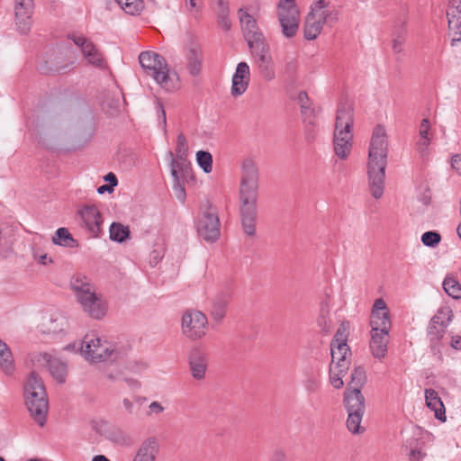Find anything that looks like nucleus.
<instances>
[{
    "label": "nucleus",
    "instance_id": "f257e3e1",
    "mask_svg": "<svg viewBox=\"0 0 461 461\" xmlns=\"http://www.w3.org/2000/svg\"><path fill=\"white\" fill-rule=\"evenodd\" d=\"M258 180L259 173L256 162L251 158L244 159L241 165L239 189V210L243 231L249 237H253L256 234L259 190Z\"/></svg>",
    "mask_w": 461,
    "mask_h": 461
},
{
    "label": "nucleus",
    "instance_id": "f03ea898",
    "mask_svg": "<svg viewBox=\"0 0 461 461\" xmlns=\"http://www.w3.org/2000/svg\"><path fill=\"white\" fill-rule=\"evenodd\" d=\"M387 136L382 125L373 131L367 162V176L371 194L379 199L384 194L385 168L387 166Z\"/></svg>",
    "mask_w": 461,
    "mask_h": 461
},
{
    "label": "nucleus",
    "instance_id": "7ed1b4c3",
    "mask_svg": "<svg viewBox=\"0 0 461 461\" xmlns=\"http://www.w3.org/2000/svg\"><path fill=\"white\" fill-rule=\"evenodd\" d=\"M24 397L28 411L41 427L46 423L48 399L42 380L32 371L24 384Z\"/></svg>",
    "mask_w": 461,
    "mask_h": 461
},
{
    "label": "nucleus",
    "instance_id": "20e7f679",
    "mask_svg": "<svg viewBox=\"0 0 461 461\" xmlns=\"http://www.w3.org/2000/svg\"><path fill=\"white\" fill-rule=\"evenodd\" d=\"M139 61L148 76H150L163 88H173L168 75V66L165 58L156 52L143 51L139 56Z\"/></svg>",
    "mask_w": 461,
    "mask_h": 461
},
{
    "label": "nucleus",
    "instance_id": "39448f33",
    "mask_svg": "<svg viewBox=\"0 0 461 461\" xmlns=\"http://www.w3.org/2000/svg\"><path fill=\"white\" fill-rule=\"evenodd\" d=\"M84 357L92 362L115 361L121 357L122 352L114 345L107 341L102 342L99 338L86 335L84 338Z\"/></svg>",
    "mask_w": 461,
    "mask_h": 461
},
{
    "label": "nucleus",
    "instance_id": "423d86ee",
    "mask_svg": "<svg viewBox=\"0 0 461 461\" xmlns=\"http://www.w3.org/2000/svg\"><path fill=\"white\" fill-rule=\"evenodd\" d=\"M277 16L284 37L294 38L298 32L300 21L295 1L280 0L277 5Z\"/></svg>",
    "mask_w": 461,
    "mask_h": 461
},
{
    "label": "nucleus",
    "instance_id": "0eeeda50",
    "mask_svg": "<svg viewBox=\"0 0 461 461\" xmlns=\"http://www.w3.org/2000/svg\"><path fill=\"white\" fill-rule=\"evenodd\" d=\"M208 330V320L204 313L200 311L191 310L185 312L182 316L183 334L191 340L203 339Z\"/></svg>",
    "mask_w": 461,
    "mask_h": 461
},
{
    "label": "nucleus",
    "instance_id": "6e6552de",
    "mask_svg": "<svg viewBox=\"0 0 461 461\" xmlns=\"http://www.w3.org/2000/svg\"><path fill=\"white\" fill-rule=\"evenodd\" d=\"M80 219V226L87 233L89 238H99L102 233L104 218L95 204H85L77 211Z\"/></svg>",
    "mask_w": 461,
    "mask_h": 461
},
{
    "label": "nucleus",
    "instance_id": "1a4fd4ad",
    "mask_svg": "<svg viewBox=\"0 0 461 461\" xmlns=\"http://www.w3.org/2000/svg\"><path fill=\"white\" fill-rule=\"evenodd\" d=\"M185 67L188 74L193 77L200 76L203 70V51L198 40L189 36L183 49Z\"/></svg>",
    "mask_w": 461,
    "mask_h": 461
},
{
    "label": "nucleus",
    "instance_id": "9d476101",
    "mask_svg": "<svg viewBox=\"0 0 461 461\" xmlns=\"http://www.w3.org/2000/svg\"><path fill=\"white\" fill-rule=\"evenodd\" d=\"M238 15L243 32V36L248 42L250 50L263 45H267V42L258 26L257 20L249 14L244 8H240Z\"/></svg>",
    "mask_w": 461,
    "mask_h": 461
},
{
    "label": "nucleus",
    "instance_id": "9b49d317",
    "mask_svg": "<svg viewBox=\"0 0 461 461\" xmlns=\"http://www.w3.org/2000/svg\"><path fill=\"white\" fill-rule=\"evenodd\" d=\"M198 235L206 241H215L220 236V221L216 210L208 205L203 211L196 222Z\"/></svg>",
    "mask_w": 461,
    "mask_h": 461
},
{
    "label": "nucleus",
    "instance_id": "f8f14e48",
    "mask_svg": "<svg viewBox=\"0 0 461 461\" xmlns=\"http://www.w3.org/2000/svg\"><path fill=\"white\" fill-rule=\"evenodd\" d=\"M187 155L188 145L185 136L183 133H179L176 138V154L171 150H168L167 153V157L170 160V169L179 170L182 176H190L192 168L187 159Z\"/></svg>",
    "mask_w": 461,
    "mask_h": 461
},
{
    "label": "nucleus",
    "instance_id": "ddd939ff",
    "mask_svg": "<svg viewBox=\"0 0 461 461\" xmlns=\"http://www.w3.org/2000/svg\"><path fill=\"white\" fill-rule=\"evenodd\" d=\"M344 405L348 412L347 428L353 434H361L365 428L361 426L365 412V400L349 398L344 400Z\"/></svg>",
    "mask_w": 461,
    "mask_h": 461
},
{
    "label": "nucleus",
    "instance_id": "4468645a",
    "mask_svg": "<svg viewBox=\"0 0 461 461\" xmlns=\"http://www.w3.org/2000/svg\"><path fill=\"white\" fill-rule=\"evenodd\" d=\"M33 9V0H14L15 24L23 34H27L31 31Z\"/></svg>",
    "mask_w": 461,
    "mask_h": 461
},
{
    "label": "nucleus",
    "instance_id": "2eb2a0df",
    "mask_svg": "<svg viewBox=\"0 0 461 461\" xmlns=\"http://www.w3.org/2000/svg\"><path fill=\"white\" fill-rule=\"evenodd\" d=\"M69 39H71L77 46L81 48L83 56L90 65L99 68L106 67V62L102 53L90 40L81 35H71Z\"/></svg>",
    "mask_w": 461,
    "mask_h": 461
},
{
    "label": "nucleus",
    "instance_id": "dca6fc26",
    "mask_svg": "<svg viewBox=\"0 0 461 461\" xmlns=\"http://www.w3.org/2000/svg\"><path fill=\"white\" fill-rule=\"evenodd\" d=\"M371 330L389 332L391 330V319L388 307L382 299H376L374 303L370 316Z\"/></svg>",
    "mask_w": 461,
    "mask_h": 461
},
{
    "label": "nucleus",
    "instance_id": "f3484780",
    "mask_svg": "<svg viewBox=\"0 0 461 461\" xmlns=\"http://www.w3.org/2000/svg\"><path fill=\"white\" fill-rule=\"evenodd\" d=\"M252 55L256 58V65L260 76L267 81H271L276 77L275 65L271 55L269 54L268 44L250 50Z\"/></svg>",
    "mask_w": 461,
    "mask_h": 461
},
{
    "label": "nucleus",
    "instance_id": "a211bd4d",
    "mask_svg": "<svg viewBox=\"0 0 461 461\" xmlns=\"http://www.w3.org/2000/svg\"><path fill=\"white\" fill-rule=\"evenodd\" d=\"M453 314L450 310L440 309L436 315H434L428 327V336L431 342L439 341L444 334L445 329L451 321Z\"/></svg>",
    "mask_w": 461,
    "mask_h": 461
},
{
    "label": "nucleus",
    "instance_id": "6ab92c4d",
    "mask_svg": "<svg viewBox=\"0 0 461 461\" xmlns=\"http://www.w3.org/2000/svg\"><path fill=\"white\" fill-rule=\"evenodd\" d=\"M329 0H315L311 5L310 15L320 21L323 25L325 23H332L338 21L339 13L336 9L329 8Z\"/></svg>",
    "mask_w": 461,
    "mask_h": 461
},
{
    "label": "nucleus",
    "instance_id": "aec40b11",
    "mask_svg": "<svg viewBox=\"0 0 461 461\" xmlns=\"http://www.w3.org/2000/svg\"><path fill=\"white\" fill-rule=\"evenodd\" d=\"M230 299L231 293L229 290L221 291L212 298L209 313L213 321L220 322L223 320Z\"/></svg>",
    "mask_w": 461,
    "mask_h": 461
},
{
    "label": "nucleus",
    "instance_id": "412c9836",
    "mask_svg": "<svg viewBox=\"0 0 461 461\" xmlns=\"http://www.w3.org/2000/svg\"><path fill=\"white\" fill-rule=\"evenodd\" d=\"M250 80L249 67L246 62H240L232 77L231 95L240 96L247 90Z\"/></svg>",
    "mask_w": 461,
    "mask_h": 461
},
{
    "label": "nucleus",
    "instance_id": "4be33fe9",
    "mask_svg": "<svg viewBox=\"0 0 461 461\" xmlns=\"http://www.w3.org/2000/svg\"><path fill=\"white\" fill-rule=\"evenodd\" d=\"M207 357L198 348H194L188 355V364L192 376L195 380H202L205 377L207 370Z\"/></svg>",
    "mask_w": 461,
    "mask_h": 461
},
{
    "label": "nucleus",
    "instance_id": "5701e85b",
    "mask_svg": "<svg viewBox=\"0 0 461 461\" xmlns=\"http://www.w3.org/2000/svg\"><path fill=\"white\" fill-rule=\"evenodd\" d=\"M366 371L363 367H355L350 375V382L348 387L344 393V400L349 398H359V400H365L361 393V388L366 383Z\"/></svg>",
    "mask_w": 461,
    "mask_h": 461
},
{
    "label": "nucleus",
    "instance_id": "b1692460",
    "mask_svg": "<svg viewBox=\"0 0 461 461\" xmlns=\"http://www.w3.org/2000/svg\"><path fill=\"white\" fill-rule=\"evenodd\" d=\"M353 134L348 130H335L333 145L334 152L340 159H346L352 149Z\"/></svg>",
    "mask_w": 461,
    "mask_h": 461
},
{
    "label": "nucleus",
    "instance_id": "393cba45",
    "mask_svg": "<svg viewBox=\"0 0 461 461\" xmlns=\"http://www.w3.org/2000/svg\"><path fill=\"white\" fill-rule=\"evenodd\" d=\"M78 302L84 311L95 319H101L106 313L107 305L102 300V297L96 294L95 291L93 293V296L82 297Z\"/></svg>",
    "mask_w": 461,
    "mask_h": 461
},
{
    "label": "nucleus",
    "instance_id": "a878e982",
    "mask_svg": "<svg viewBox=\"0 0 461 461\" xmlns=\"http://www.w3.org/2000/svg\"><path fill=\"white\" fill-rule=\"evenodd\" d=\"M97 431L106 439L117 445L125 446L130 442L129 436L122 429L114 425H111L106 421H101L98 424Z\"/></svg>",
    "mask_w": 461,
    "mask_h": 461
},
{
    "label": "nucleus",
    "instance_id": "bb28decb",
    "mask_svg": "<svg viewBox=\"0 0 461 461\" xmlns=\"http://www.w3.org/2000/svg\"><path fill=\"white\" fill-rule=\"evenodd\" d=\"M158 453V440L155 437H149L140 444L132 461H156Z\"/></svg>",
    "mask_w": 461,
    "mask_h": 461
},
{
    "label": "nucleus",
    "instance_id": "cd10ccee",
    "mask_svg": "<svg viewBox=\"0 0 461 461\" xmlns=\"http://www.w3.org/2000/svg\"><path fill=\"white\" fill-rule=\"evenodd\" d=\"M369 347L375 358H384L388 350L389 332L371 330Z\"/></svg>",
    "mask_w": 461,
    "mask_h": 461
},
{
    "label": "nucleus",
    "instance_id": "c85d7f7f",
    "mask_svg": "<svg viewBox=\"0 0 461 461\" xmlns=\"http://www.w3.org/2000/svg\"><path fill=\"white\" fill-rule=\"evenodd\" d=\"M353 125V109L347 103H340L337 110L335 130L351 131Z\"/></svg>",
    "mask_w": 461,
    "mask_h": 461
},
{
    "label": "nucleus",
    "instance_id": "c756f323",
    "mask_svg": "<svg viewBox=\"0 0 461 461\" xmlns=\"http://www.w3.org/2000/svg\"><path fill=\"white\" fill-rule=\"evenodd\" d=\"M43 361L48 365L52 377L58 383H64L67 375V366L58 358L51 357L50 355L44 353L41 355Z\"/></svg>",
    "mask_w": 461,
    "mask_h": 461
},
{
    "label": "nucleus",
    "instance_id": "7c9ffc66",
    "mask_svg": "<svg viewBox=\"0 0 461 461\" xmlns=\"http://www.w3.org/2000/svg\"><path fill=\"white\" fill-rule=\"evenodd\" d=\"M71 286L77 294V301L81 300L82 297L93 296V293L95 291V285L89 278L82 275H77L72 278Z\"/></svg>",
    "mask_w": 461,
    "mask_h": 461
},
{
    "label": "nucleus",
    "instance_id": "2f4dec72",
    "mask_svg": "<svg viewBox=\"0 0 461 461\" xmlns=\"http://www.w3.org/2000/svg\"><path fill=\"white\" fill-rule=\"evenodd\" d=\"M71 286L77 294V301L81 300L82 297L93 296V293L95 291V285L89 278L82 275H77L72 278Z\"/></svg>",
    "mask_w": 461,
    "mask_h": 461
},
{
    "label": "nucleus",
    "instance_id": "473e14b6",
    "mask_svg": "<svg viewBox=\"0 0 461 461\" xmlns=\"http://www.w3.org/2000/svg\"><path fill=\"white\" fill-rule=\"evenodd\" d=\"M425 401L426 405L428 408H429L431 411H434L435 417L441 420H446V411L444 404L438 396V393L434 389H426L425 391Z\"/></svg>",
    "mask_w": 461,
    "mask_h": 461
},
{
    "label": "nucleus",
    "instance_id": "72a5a7b5",
    "mask_svg": "<svg viewBox=\"0 0 461 461\" xmlns=\"http://www.w3.org/2000/svg\"><path fill=\"white\" fill-rule=\"evenodd\" d=\"M350 352L348 346H330L331 364L334 366L344 369L349 368V361L347 359L348 353Z\"/></svg>",
    "mask_w": 461,
    "mask_h": 461
},
{
    "label": "nucleus",
    "instance_id": "f704fd0d",
    "mask_svg": "<svg viewBox=\"0 0 461 461\" xmlns=\"http://www.w3.org/2000/svg\"><path fill=\"white\" fill-rule=\"evenodd\" d=\"M66 324V320L63 316L57 315H50L49 317H44L41 326V331L43 333H58L64 330V326Z\"/></svg>",
    "mask_w": 461,
    "mask_h": 461
},
{
    "label": "nucleus",
    "instance_id": "c9c22d12",
    "mask_svg": "<svg viewBox=\"0 0 461 461\" xmlns=\"http://www.w3.org/2000/svg\"><path fill=\"white\" fill-rule=\"evenodd\" d=\"M171 176L173 177V191L174 194L180 202L184 203L186 197L185 189V181H188L189 178H193L192 173L190 176H184L179 170H171Z\"/></svg>",
    "mask_w": 461,
    "mask_h": 461
},
{
    "label": "nucleus",
    "instance_id": "e433bc0d",
    "mask_svg": "<svg viewBox=\"0 0 461 461\" xmlns=\"http://www.w3.org/2000/svg\"><path fill=\"white\" fill-rule=\"evenodd\" d=\"M0 367L9 375L14 370V357L9 347L0 339Z\"/></svg>",
    "mask_w": 461,
    "mask_h": 461
},
{
    "label": "nucleus",
    "instance_id": "4c0bfd02",
    "mask_svg": "<svg viewBox=\"0 0 461 461\" xmlns=\"http://www.w3.org/2000/svg\"><path fill=\"white\" fill-rule=\"evenodd\" d=\"M131 230L129 226L120 222H113L109 228L110 240L118 243H122L130 239Z\"/></svg>",
    "mask_w": 461,
    "mask_h": 461
},
{
    "label": "nucleus",
    "instance_id": "58836bf2",
    "mask_svg": "<svg viewBox=\"0 0 461 461\" xmlns=\"http://www.w3.org/2000/svg\"><path fill=\"white\" fill-rule=\"evenodd\" d=\"M322 28L323 24L308 14L303 27L304 38L309 41L316 39Z\"/></svg>",
    "mask_w": 461,
    "mask_h": 461
},
{
    "label": "nucleus",
    "instance_id": "ea45409f",
    "mask_svg": "<svg viewBox=\"0 0 461 461\" xmlns=\"http://www.w3.org/2000/svg\"><path fill=\"white\" fill-rule=\"evenodd\" d=\"M52 242L59 246L74 248L76 247L77 240L72 237L67 228H59L55 235L52 237Z\"/></svg>",
    "mask_w": 461,
    "mask_h": 461
},
{
    "label": "nucleus",
    "instance_id": "a19ab883",
    "mask_svg": "<svg viewBox=\"0 0 461 461\" xmlns=\"http://www.w3.org/2000/svg\"><path fill=\"white\" fill-rule=\"evenodd\" d=\"M121 8L129 14H139L144 8L143 0H115Z\"/></svg>",
    "mask_w": 461,
    "mask_h": 461
},
{
    "label": "nucleus",
    "instance_id": "79ce46f5",
    "mask_svg": "<svg viewBox=\"0 0 461 461\" xmlns=\"http://www.w3.org/2000/svg\"><path fill=\"white\" fill-rule=\"evenodd\" d=\"M443 288L452 298H461V285L454 277L447 276L443 281Z\"/></svg>",
    "mask_w": 461,
    "mask_h": 461
},
{
    "label": "nucleus",
    "instance_id": "37998d69",
    "mask_svg": "<svg viewBox=\"0 0 461 461\" xmlns=\"http://www.w3.org/2000/svg\"><path fill=\"white\" fill-rule=\"evenodd\" d=\"M348 369L330 366V381L336 389H340L344 385L342 378L346 375Z\"/></svg>",
    "mask_w": 461,
    "mask_h": 461
},
{
    "label": "nucleus",
    "instance_id": "c03bdc74",
    "mask_svg": "<svg viewBox=\"0 0 461 461\" xmlns=\"http://www.w3.org/2000/svg\"><path fill=\"white\" fill-rule=\"evenodd\" d=\"M329 312L330 310L327 303H322L317 322L321 331L326 334L331 331V321L329 318Z\"/></svg>",
    "mask_w": 461,
    "mask_h": 461
},
{
    "label": "nucleus",
    "instance_id": "a18cd8bd",
    "mask_svg": "<svg viewBox=\"0 0 461 461\" xmlns=\"http://www.w3.org/2000/svg\"><path fill=\"white\" fill-rule=\"evenodd\" d=\"M196 161L198 166L203 168L205 173H211L212 170V156L210 152L199 150L196 152Z\"/></svg>",
    "mask_w": 461,
    "mask_h": 461
},
{
    "label": "nucleus",
    "instance_id": "49530a36",
    "mask_svg": "<svg viewBox=\"0 0 461 461\" xmlns=\"http://www.w3.org/2000/svg\"><path fill=\"white\" fill-rule=\"evenodd\" d=\"M448 30L452 32L454 30H461V9L447 11Z\"/></svg>",
    "mask_w": 461,
    "mask_h": 461
},
{
    "label": "nucleus",
    "instance_id": "de8ad7c7",
    "mask_svg": "<svg viewBox=\"0 0 461 461\" xmlns=\"http://www.w3.org/2000/svg\"><path fill=\"white\" fill-rule=\"evenodd\" d=\"M301 113L304 122L312 126L314 125V120L317 116L318 111L315 109L312 104L308 105L303 104V107H301Z\"/></svg>",
    "mask_w": 461,
    "mask_h": 461
},
{
    "label": "nucleus",
    "instance_id": "09e8293b",
    "mask_svg": "<svg viewBox=\"0 0 461 461\" xmlns=\"http://www.w3.org/2000/svg\"><path fill=\"white\" fill-rule=\"evenodd\" d=\"M348 332L347 328L344 325H340V327L337 330L334 338L331 340L330 346H348Z\"/></svg>",
    "mask_w": 461,
    "mask_h": 461
},
{
    "label": "nucleus",
    "instance_id": "8fccbe9b",
    "mask_svg": "<svg viewBox=\"0 0 461 461\" xmlns=\"http://www.w3.org/2000/svg\"><path fill=\"white\" fill-rule=\"evenodd\" d=\"M441 240V236L436 231H426L421 236L422 243L427 247H436Z\"/></svg>",
    "mask_w": 461,
    "mask_h": 461
},
{
    "label": "nucleus",
    "instance_id": "3c124183",
    "mask_svg": "<svg viewBox=\"0 0 461 461\" xmlns=\"http://www.w3.org/2000/svg\"><path fill=\"white\" fill-rule=\"evenodd\" d=\"M103 109L110 115H114L120 110V100L119 99H106L103 103Z\"/></svg>",
    "mask_w": 461,
    "mask_h": 461
},
{
    "label": "nucleus",
    "instance_id": "603ef678",
    "mask_svg": "<svg viewBox=\"0 0 461 461\" xmlns=\"http://www.w3.org/2000/svg\"><path fill=\"white\" fill-rule=\"evenodd\" d=\"M303 385L308 393H314L319 391L321 387V381L318 377L309 376L304 380Z\"/></svg>",
    "mask_w": 461,
    "mask_h": 461
},
{
    "label": "nucleus",
    "instance_id": "864d4df0",
    "mask_svg": "<svg viewBox=\"0 0 461 461\" xmlns=\"http://www.w3.org/2000/svg\"><path fill=\"white\" fill-rule=\"evenodd\" d=\"M405 31L402 29L393 39V50L394 52L400 53L402 51V46L405 41Z\"/></svg>",
    "mask_w": 461,
    "mask_h": 461
},
{
    "label": "nucleus",
    "instance_id": "5fc2aeb1",
    "mask_svg": "<svg viewBox=\"0 0 461 461\" xmlns=\"http://www.w3.org/2000/svg\"><path fill=\"white\" fill-rule=\"evenodd\" d=\"M297 71V62L294 59H287L285 65V72L288 77H294Z\"/></svg>",
    "mask_w": 461,
    "mask_h": 461
},
{
    "label": "nucleus",
    "instance_id": "6e6d98bb",
    "mask_svg": "<svg viewBox=\"0 0 461 461\" xmlns=\"http://www.w3.org/2000/svg\"><path fill=\"white\" fill-rule=\"evenodd\" d=\"M430 123L429 119L425 118L421 121L420 126V135L422 139H424V142H428L429 131Z\"/></svg>",
    "mask_w": 461,
    "mask_h": 461
},
{
    "label": "nucleus",
    "instance_id": "4d7b16f0",
    "mask_svg": "<svg viewBox=\"0 0 461 461\" xmlns=\"http://www.w3.org/2000/svg\"><path fill=\"white\" fill-rule=\"evenodd\" d=\"M64 349L68 351H73V352H80L84 356V349H85V342L84 339L82 341H76L73 343H70L67 345Z\"/></svg>",
    "mask_w": 461,
    "mask_h": 461
},
{
    "label": "nucleus",
    "instance_id": "13d9d810",
    "mask_svg": "<svg viewBox=\"0 0 461 461\" xmlns=\"http://www.w3.org/2000/svg\"><path fill=\"white\" fill-rule=\"evenodd\" d=\"M218 23L224 31H229L231 27V23L229 18V14H217Z\"/></svg>",
    "mask_w": 461,
    "mask_h": 461
},
{
    "label": "nucleus",
    "instance_id": "bf43d9fd",
    "mask_svg": "<svg viewBox=\"0 0 461 461\" xmlns=\"http://www.w3.org/2000/svg\"><path fill=\"white\" fill-rule=\"evenodd\" d=\"M451 167L461 175V154H456L452 156Z\"/></svg>",
    "mask_w": 461,
    "mask_h": 461
},
{
    "label": "nucleus",
    "instance_id": "052dcab7",
    "mask_svg": "<svg viewBox=\"0 0 461 461\" xmlns=\"http://www.w3.org/2000/svg\"><path fill=\"white\" fill-rule=\"evenodd\" d=\"M451 36V45L455 46L461 41V30H454L449 32Z\"/></svg>",
    "mask_w": 461,
    "mask_h": 461
},
{
    "label": "nucleus",
    "instance_id": "680f3d73",
    "mask_svg": "<svg viewBox=\"0 0 461 461\" xmlns=\"http://www.w3.org/2000/svg\"><path fill=\"white\" fill-rule=\"evenodd\" d=\"M298 102L300 104V107H303V105H308L312 104L309 100L308 95L304 91H301L298 95Z\"/></svg>",
    "mask_w": 461,
    "mask_h": 461
},
{
    "label": "nucleus",
    "instance_id": "e2e57ef3",
    "mask_svg": "<svg viewBox=\"0 0 461 461\" xmlns=\"http://www.w3.org/2000/svg\"><path fill=\"white\" fill-rule=\"evenodd\" d=\"M217 5V14H229V6L226 0H218Z\"/></svg>",
    "mask_w": 461,
    "mask_h": 461
},
{
    "label": "nucleus",
    "instance_id": "0e129e2a",
    "mask_svg": "<svg viewBox=\"0 0 461 461\" xmlns=\"http://www.w3.org/2000/svg\"><path fill=\"white\" fill-rule=\"evenodd\" d=\"M149 408L150 412H154L157 414L164 411V407L158 402H152L149 404Z\"/></svg>",
    "mask_w": 461,
    "mask_h": 461
},
{
    "label": "nucleus",
    "instance_id": "69168bd1",
    "mask_svg": "<svg viewBox=\"0 0 461 461\" xmlns=\"http://www.w3.org/2000/svg\"><path fill=\"white\" fill-rule=\"evenodd\" d=\"M104 181L108 182V185H110L113 187L118 185L117 177L113 172L106 174L104 176Z\"/></svg>",
    "mask_w": 461,
    "mask_h": 461
},
{
    "label": "nucleus",
    "instance_id": "338daca9",
    "mask_svg": "<svg viewBox=\"0 0 461 461\" xmlns=\"http://www.w3.org/2000/svg\"><path fill=\"white\" fill-rule=\"evenodd\" d=\"M423 456L424 454L420 450L412 449L411 451L410 458L411 461H420Z\"/></svg>",
    "mask_w": 461,
    "mask_h": 461
},
{
    "label": "nucleus",
    "instance_id": "774afa93",
    "mask_svg": "<svg viewBox=\"0 0 461 461\" xmlns=\"http://www.w3.org/2000/svg\"><path fill=\"white\" fill-rule=\"evenodd\" d=\"M451 347L455 349H461V336H453L451 339Z\"/></svg>",
    "mask_w": 461,
    "mask_h": 461
}]
</instances>
